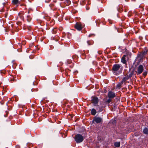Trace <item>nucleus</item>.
Here are the masks:
<instances>
[{
    "label": "nucleus",
    "instance_id": "obj_33",
    "mask_svg": "<svg viewBox=\"0 0 148 148\" xmlns=\"http://www.w3.org/2000/svg\"><path fill=\"white\" fill-rule=\"evenodd\" d=\"M51 0H48L47 1L45 0V2L47 3H49L50 1Z\"/></svg>",
    "mask_w": 148,
    "mask_h": 148
},
{
    "label": "nucleus",
    "instance_id": "obj_25",
    "mask_svg": "<svg viewBox=\"0 0 148 148\" xmlns=\"http://www.w3.org/2000/svg\"><path fill=\"white\" fill-rule=\"evenodd\" d=\"M85 3V0L82 1L80 2L81 4L82 5H84Z\"/></svg>",
    "mask_w": 148,
    "mask_h": 148
},
{
    "label": "nucleus",
    "instance_id": "obj_34",
    "mask_svg": "<svg viewBox=\"0 0 148 148\" xmlns=\"http://www.w3.org/2000/svg\"><path fill=\"white\" fill-rule=\"evenodd\" d=\"M94 35L95 36V35H94L93 34H89L88 36L89 37H91L92 36Z\"/></svg>",
    "mask_w": 148,
    "mask_h": 148
},
{
    "label": "nucleus",
    "instance_id": "obj_18",
    "mask_svg": "<svg viewBox=\"0 0 148 148\" xmlns=\"http://www.w3.org/2000/svg\"><path fill=\"white\" fill-rule=\"evenodd\" d=\"M65 3L66 5H69L71 3V1L69 0H65Z\"/></svg>",
    "mask_w": 148,
    "mask_h": 148
},
{
    "label": "nucleus",
    "instance_id": "obj_20",
    "mask_svg": "<svg viewBox=\"0 0 148 148\" xmlns=\"http://www.w3.org/2000/svg\"><path fill=\"white\" fill-rule=\"evenodd\" d=\"M32 18L30 17L29 15H27V20L28 22H30Z\"/></svg>",
    "mask_w": 148,
    "mask_h": 148
},
{
    "label": "nucleus",
    "instance_id": "obj_36",
    "mask_svg": "<svg viewBox=\"0 0 148 148\" xmlns=\"http://www.w3.org/2000/svg\"><path fill=\"white\" fill-rule=\"evenodd\" d=\"M15 79L14 78H11V79L10 81H12L14 80Z\"/></svg>",
    "mask_w": 148,
    "mask_h": 148
},
{
    "label": "nucleus",
    "instance_id": "obj_1",
    "mask_svg": "<svg viewBox=\"0 0 148 148\" xmlns=\"http://www.w3.org/2000/svg\"><path fill=\"white\" fill-rule=\"evenodd\" d=\"M123 70V67L121 64H116L113 65L111 70L114 75H118L121 73Z\"/></svg>",
    "mask_w": 148,
    "mask_h": 148
},
{
    "label": "nucleus",
    "instance_id": "obj_26",
    "mask_svg": "<svg viewBox=\"0 0 148 148\" xmlns=\"http://www.w3.org/2000/svg\"><path fill=\"white\" fill-rule=\"evenodd\" d=\"M67 62L68 64H70L72 62V60L70 59H68L67 60Z\"/></svg>",
    "mask_w": 148,
    "mask_h": 148
},
{
    "label": "nucleus",
    "instance_id": "obj_37",
    "mask_svg": "<svg viewBox=\"0 0 148 148\" xmlns=\"http://www.w3.org/2000/svg\"><path fill=\"white\" fill-rule=\"evenodd\" d=\"M33 85H36V84H35V83H34V82H33Z\"/></svg>",
    "mask_w": 148,
    "mask_h": 148
},
{
    "label": "nucleus",
    "instance_id": "obj_38",
    "mask_svg": "<svg viewBox=\"0 0 148 148\" xmlns=\"http://www.w3.org/2000/svg\"><path fill=\"white\" fill-rule=\"evenodd\" d=\"M3 5H5L6 4V3H3Z\"/></svg>",
    "mask_w": 148,
    "mask_h": 148
},
{
    "label": "nucleus",
    "instance_id": "obj_16",
    "mask_svg": "<svg viewBox=\"0 0 148 148\" xmlns=\"http://www.w3.org/2000/svg\"><path fill=\"white\" fill-rule=\"evenodd\" d=\"M123 84V82L122 81H121L117 84L116 85V87L119 89H120L122 86V85Z\"/></svg>",
    "mask_w": 148,
    "mask_h": 148
},
{
    "label": "nucleus",
    "instance_id": "obj_39",
    "mask_svg": "<svg viewBox=\"0 0 148 148\" xmlns=\"http://www.w3.org/2000/svg\"><path fill=\"white\" fill-rule=\"evenodd\" d=\"M28 13H29V11H28Z\"/></svg>",
    "mask_w": 148,
    "mask_h": 148
},
{
    "label": "nucleus",
    "instance_id": "obj_30",
    "mask_svg": "<svg viewBox=\"0 0 148 148\" xmlns=\"http://www.w3.org/2000/svg\"><path fill=\"white\" fill-rule=\"evenodd\" d=\"M38 90V88H36L35 89H34V88H32L31 89V91L32 92H33L35 90L36 91H37Z\"/></svg>",
    "mask_w": 148,
    "mask_h": 148
},
{
    "label": "nucleus",
    "instance_id": "obj_12",
    "mask_svg": "<svg viewBox=\"0 0 148 148\" xmlns=\"http://www.w3.org/2000/svg\"><path fill=\"white\" fill-rule=\"evenodd\" d=\"M147 50L146 49H145V50L141 52L139 54V56H142L144 57L145 56H146L147 54Z\"/></svg>",
    "mask_w": 148,
    "mask_h": 148
},
{
    "label": "nucleus",
    "instance_id": "obj_11",
    "mask_svg": "<svg viewBox=\"0 0 148 148\" xmlns=\"http://www.w3.org/2000/svg\"><path fill=\"white\" fill-rule=\"evenodd\" d=\"M143 134L148 136V126L145 127L143 130Z\"/></svg>",
    "mask_w": 148,
    "mask_h": 148
},
{
    "label": "nucleus",
    "instance_id": "obj_31",
    "mask_svg": "<svg viewBox=\"0 0 148 148\" xmlns=\"http://www.w3.org/2000/svg\"><path fill=\"white\" fill-rule=\"evenodd\" d=\"M72 58H78V56H77V55H74V56H73L72 57Z\"/></svg>",
    "mask_w": 148,
    "mask_h": 148
},
{
    "label": "nucleus",
    "instance_id": "obj_32",
    "mask_svg": "<svg viewBox=\"0 0 148 148\" xmlns=\"http://www.w3.org/2000/svg\"><path fill=\"white\" fill-rule=\"evenodd\" d=\"M108 22L110 23L111 24H112V21L111 20H109Z\"/></svg>",
    "mask_w": 148,
    "mask_h": 148
},
{
    "label": "nucleus",
    "instance_id": "obj_24",
    "mask_svg": "<svg viewBox=\"0 0 148 148\" xmlns=\"http://www.w3.org/2000/svg\"><path fill=\"white\" fill-rule=\"evenodd\" d=\"M147 71H143V75L145 77L147 75Z\"/></svg>",
    "mask_w": 148,
    "mask_h": 148
},
{
    "label": "nucleus",
    "instance_id": "obj_13",
    "mask_svg": "<svg viewBox=\"0 0 148 148\" xmlns=\"http://www.w3.org/2000/svg\"><path fill=\"white\" fill-rule=\"evenodd\" d=\"M130 78L129 77V76L127 75V74L126 76L123 78L122 81L123 82H125L127 80L129 79Z\"/></svg>",
    "mask_w": 148,
    "mask_h": 148
},
{
    "label": "nucleus",
    "instance_id": "obj_5",
    "mask_svg": "<svg viewBox=\"0 0 148 148\" xmlns=\"http://www.w3.org/2000/svg\"><path fill=\"white\" fill-rule=\"evenodd\" d=\"M91 101L94 106H97L99 102V99L96 96H92Z\"/></svg>",
    "mask_w": 148,
    "mask_h": 148
},
{
    "label": "nucleus",
    "instance_id": "obj_17",
    "mask_svg": "<svg viewBox=\"0 0 148 148\" xmlns=\"http://www.w3.org/2000/svg\"><path fill=\"white\" fill-rule=\"evenodd\" d=\"M114 146L117 147H118L120 146V143L119 142H116L114 143Z\"/></svg>",
    "mask_w": 148,
    "mask_h": 148
},
{
    "label": "nucleus",
    "instance_id": "obj_35",
    "mask_svg": "<svg viewBox=\"0 0 148 148\" xmlns=\"http://www.w3.org/2000/svg\"><path fill=\"white\" fill-rule=\"evenodd\" d=\"M86 9L87 10H88L90 8L88 6H86Z\"/></svg>",
    "mask_w": 148,
    "mask_h": 148
},
{
    "label": "nucleus",
    "instance_id": "obj_15",
    "mask_svg": "<svg viewBox=\"0 0 148 148\" xmlns=\"http://www.w3.org/2000/svg\"><path fill=\"white\" fill-rule=\"evenodd\" d=\"M97 112L96 110L95 109L93 108L91 109V113L92 115H95Z\"/></svg>",
    "mask_w": 148,
    "mask_h": 148
},
{
    "label": "nucleus",
    "instance_id": "obj_29",
    "mask_svg": "<svg viewBox=\"0 0 148 148\" xmlns=\"http://www.w3.org/2000/svg\"><path fill=\"white\" fill-rule=\"evenodd\" d=\"M111 99H110L109 98V99H108L106 101V103H110V102H111Z\"/></svg>",
    "mask_w": 148,
    "mask_h": 148
},
{
    "label": "nucleus",
    "instance_id": "obj_2",
    "mask_svg": "<svg viewBox=\"0 0 148 148\" xmlns=\"http://www.w3.org/2000/svg\"><path fill=\"white\" fill-rule=\"evenodd\" d=\"M84 139L83 136L80 134H76L74 137V140L77 143H79L82 142Z\"/></svg>",
    "mask_w": 148,
    "mask_h": 148
},
{
    "label": "nucleus",
    "instance_id": "obj_4",
    "mask_svg": "<svg viewBox=\"0 0 148 148\" xmlns=\"http://www.w3.org/2000/svg\"><path fill=\"white\" fill-rule=\"evenodd\" d=\"M94 122H95L97 123H102L103 122V118L101 117H97L95 116L94 117L92 121L93 123H94Z\"/></svg>",
    "mask_w": 148,
    "mask_h": 148
},
{
    "label": "nucleus",
    "instance_id": "obj_23",
    "mask_svg": "<svg viewBox=\"0 0 148 148\" xmlns=\"http://www.w3.org/2000/svg\"><path fill=\"white\" fill-rule=\"evenodd\" d=\"M138 57L139 58V61L140 62L141 61V62H142L143 61V57H144L142 56H139V55L138 56Z\"/></svg>",
    "mask_w": 148,
    "mask_h": 148
},
{
    "label": "nucleus",
    "instance_id": "obj_8",
    "mask_svg": "<svg viewBox=\"0 0 148 148\" xmlns=\"http://www.w3.org/2000/svg\"><path fill=\"white\" fill-rule=\"evenodd\" d=\"M108 97L110 99H113L116 97V95L113 92L109 91L108 93Z\"/></svg>",
    "mask_w": 148,
    "mask_h": 148
},
{
    "label": "nucleus",
    "instance_id": "obj_21",
    "mask_svg": "<svg viewBox=\"0 0 148 148\" xmlns=\"http://www.w3.org/2000/svg\"><path fill=\"white\" fill-rule=\"evenodd\" d=\"M57 29L56 28H53V29L52 32L53 34H55L57 31Z\"/></svg>",
    "mask_w": 148,
    "mask_h": 148
},
{
    "label": "nucleus",
    "instance_id": "obj_10",
    "mask_svg": "<svg viewBox=\"0 0 148 148\" xmlns=\"http://www.w3.org/2000/svg\"><path fill=\"white\" fill-rule=\"evenodd\" d=\"M96 106V110H97V112H100L103 110V106H100L97 104V106Z\"/></svg>",
    "mask_w": 148,
    "mask_h": 148
},
{
    "label": "nucleus",
    "instance_id": "obj_27",
    "mask_svg": "<svg viewBox=\"0 0 148 148\" xmlns=\"http://www.w3.org/2000/svg\"><path fill=\"white\" fill-rule=\"evenodd\" d=\"M112 123L114 125H115L116 123V121L115 120H113L112 122Z\"/></svg>",
    "mask_w": 148,
    "mask_h": 148
},
{
    "label": "nucleus",
    "instance_id": "obj_14",
    "mask_svg": "<svg viewBox=\"0 0 148 148\" xmlns=\"http://www.w3.org/2000/svg\"><path fill=\"white\" fill-rule=\"evenodd\" d=\"M125 128H121L120 130L118 132L119 133L121 134H123L124 133H125L126 130Z\"/></svg>",
    "mask_w": 148,
    "mask_h": 148
},
{
    "label": "nucleus",
    "instance_id": "obj_3",
    "mask_svg": "<svg viewBox=\"0 0 148 148\" xmlns=\"http://www.w3.org/2000/svg\"><path fill=\"white\" fill-rule=\"evenodd\" d=\"M145 63H144L143 65L140 64L137 67V71H135V72L137 75H140L143 72L144 68L145 67Z\"/></svg>",
    "mask_w": 148,
    "mask_h": 148
},
{
    "label": "nucleus",
    "instance_id": "obj_9",
    "mask_svg": "<svg viewBox=\"0 0 148 148\" xmlns=\"http://www.w3.org/2000/svg\"><path fill=\"white\" fill-rule=\"evenodd\" d=\"M126 57H127L128 56L126 55H123L122 57L121 60V62L123 64H125V65H127V61L126 59Z\"/></svg>",
    "mask_w": 148,
    "mask_h": 148
},
{
    "label": "nucleus",
    "instance_id": "obj_28",
    "mask_svg": "<svg viewBox=\"0 0 148 148\" xmlns=\"http://www.w3.org/2000/svg\"><path fill=\"white\" fill-rule=\"evenodd\" d=\"M19 17L21 20H22L23 21L24 20V18L23 16V15H19Z\"/></svg>",
    "mask_w": 148,
    "mask_h": 148
},
{
    "label": "nucleus",
    "instance_id": "obj_7",
    "mask_svg": "<svg viewBox=\"0 0 148 148\" xmlns=\"http://www.w3.org/2000/svg\"><path fill=\"white\" fill-rule=\"evenodd\" d=\"M75 28L79 31L81 30L83 28L81 23L79 22H77L75 25Z\"/></svg>",
    "mask_w": 148,
    "mask_h": 148
},
{
    "label": "nucleus",
    "instance_id": "obj_22",
    "mask_svg": "<svg viewBox=\"0 0 148 148\" xmlns=\"http://www.w3.org/2000/svg\"><path fill=\"white\" fill-rule=\"evenodd\" d=\"M18 0H13L12 1V3L14 4H18Z\"/></svg>",
    "mask_w": 148,
    "mask_h": 148
},
{
    "label": "nucleus",
    "instance_id": "obj_19",
    "mask_svg": "<svg viewBox=\"0 0 148 148\" xmlns=\"http://www.w3.org/2000/svg\"><path fill=\"white\" fill-rule=\"evenodd\" d=\"M93 41L92 40L87 41V43L88 45H92L93 43Z\"/></svg>",
    "mask_w": 148,
    "mask_h": 148
},
{
    "label": "nucleus",
    "instance_id": "obj_6",
    "mask_svg": "<svg viewBox=\"0 0 148 148\" xmlns=\"http://www.w3.org/2000/svg\"><path fill=\"white\" fill-rule=\"evenodd\" d=\"M135 70V67H133L132 66L130 68L128 73H130L128 75L130 78H131L134 74V73L136 71Z\"/></svg>",
    "mask_w": 148,
    "mask_h": 148
}]
</instances>
